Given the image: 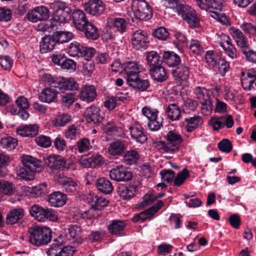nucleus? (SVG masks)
I'll use <instances>...</instances> for the list:
<instances>
[{
  "label": "nucleus",
  "mask_w": 256,
  "mask_h": 256,
  "mask_svg": "<svg viewBox=\"0 0 256 256\" xmlns=\"http://www.w3.org/2000/svg\"><path fill=\"white\" fill-rule=\"evenodd\" d=\"M164 194L154 196L152 194H146L144 197L142 202L137 204L136 206L138 208H142L145 206L151 204L156 198L162 196Z\"/></svg>",
  "instance_id": "4d7b16f0"
},
{
  "label": "nucleus",
  "mask_w": 256,
  "mask_h": 256,
  "mask_svg": "<svg viewBox=\"0 0 256 256\" xmlns=\"http://www.w3.org/2000/svg\"><path fill=\"white\" fill-rule=\"evenodd\" d=\"M172 74L178 80L186 81L190 76V70L184 64H180L172 70Z\"/></svg>",
  "instance_id": "72a5a7b5"
},
{
  "label": "nucleus",
  "mask_w": 256,
  "mask_h": 256,
  "mask_svg": "<svg viewBox=\"0 0 256 256\" xmlns=\"http://www.w3.org/2000/svg\"><path fill=\"white\" fill-rule=\"evenodd\" d=\"M110 177L116 181H128L132 179V174L122 166L113 168L110 172Z\"/></svg>",
  "instance_id": "4468645a"
},
{
  "label": "nucleus",
  "mask_w": 256,
  "mask_h": 256,
  "mask_svg": "<svg viewBox=\"0 0 256 256\" xmlns=\"http://www.w3.org/2000/svg\"><path fill=\"white\" fill-rule=\"evenodd\" d=\"M150 73L152 79L158 82H163L168 78L165 68L161 64L152 67Z\"/></svg>",
  "instance_id": "b1692460"
},
{
  "label": "nucleus",
  "mask_w": 256,
  "mask_h": 256,
  "mask_svg": "<svg viewBox=\"0 0 256 256\" xmlns=\"http://www.w3.org/2000/svg\"><path fill=\"white\" fill-rule=\"evenodd\" d=\"M128 85L134 89H137L141 91L146 90L150 86V83L148 80H144L138 76L136 80H134L128 82Z\"/></svg>",
  "instance_id": "a19ab883"
},
{
  "label": "nucleus",
  "mask_w": 256,
  "mask_h": 256,
  "mask_svg": "<svg viewBox=\"0 0 256 256\" xmlns=\"http://www.w3.org/2000/svg\"><path fill=\"white\" fill-rule=\"evenodd\" d=\"M142 113L148 120V126L151 131H157L162 126V120L161 116H158V111L156 109L149 107L142 108Z\"/></svg>",
  "instance_id": "39448f33"
},
{
  "label": "nucleus",
  "mask_w": 256,
  "mask_h": 256,
  "mask_svg": "<svg viewBox=\"0 0 256 256\" xmlns=\"http://www.w3.org/2000/svg\"><path fill=\"white\" fill-rule=\"evenodd\" d=\"M13 193L12 184L8 181L0 180V197L4 195H11Z\"/></svg>",
  "instance_id": "3c124183"
},
{
  "label": "nucleus",
  "mask_w": 256,
  "mask_h": 256,
  "mask_svg": "<svg viewBox=\"0 0 256 256\" xmlns=\"http://www.w3.org/2000/svg\"><path fill=\"white\" fill-rule=\"evenodd\" d=\"M66 194L60 192H56L51 194L48 197V202L52 206L60 207L63 206L66 202Z\"/></svg>",
  "instance_id": "a878e982"
},
{
  "label": "nucleus",
  "mask_w": 256,
  "mask_h": 256,
  "mask_svg": "<svg viewBox=\"0 0 256 256\" xmlns=\"http://www.w3.org/2000/svg\"><path fill=\"white\" fill-rule=\"evenodd\" d=\"M230 32L238 46L242 48H248V39L240 30L232 27L230 28Z\"/></svg>",
  "instance_id": "aec40b11"
},
{
  "label": "nucleus",
  "mask_w": 256,
  "mask_h": 256,
  "mask_svg": "<svg viewBox=\"0 0 256 256\" xmlns=\"http://www.w3.org/2000/svg\"><path fill=\"white\" fill-rule=\"evenodd\" d=\"M56 42L53 36H46L42 38L40 43V52L42 54L48 52L52 50Z\"/></svg>",
  "instance_id": "bb28decb"
},
{
  "label": "nucleus",
  "mask_w": 256,
  "mask_h": 256,
  "mask_svg": "<svg viewBox=\"0 0 256 256\" xmlns=\"http://www.w3.org/2000/svg\"><path fill=\"white\" fill-rule=\"evenodd\" d=\"M96 96V90L93 85H88L82 87L80 93V99L88 103L93 102Z\"/></svg>",
  "instance_id": "a211bd4d"
},
{
  "label": "nucleus",
  "mask_w": 256,
  "mask_h": 256,
  "mask_svg": "<svg viewBox=\"0 0 256 256\" xmlns=\"http://www.w3.org/2000/svg\"><path fill=\"white\" fill-rule=\"evenodd\" d=\"M148 64L152 67L160 64L161 60L158 54L155 51H150L146 53Z\"/></svg>",
  "instance_id": "603ef678"
},
{
  "label": "nucleus",
  "mask_w": 256,
  "mask_h": 256,
  "mask_svg": "<svg viewBox=\"0 0 256 256\" xmlns=\"http://www.w3.org/2000/svg\"><path fill=\"white\" fill-rule=\"evenodd\" d=\"M166 142L158 141L156 142V148L168 154H174L178 151L180 144L182 141L180 134L174 131L170 130L166 134Z\"/></svg>",
  "instance_id": "f257e3e1"
},
{
  "label": "nucleus",
  "mask_w": 256,
  "mask_h": 256,
  "mask_svg": "<svg viewBox=\"0 0 256 256\" xmlns=\"http://www.w3.org/2000/svg\"><path fill=\"white\" fill-rule=\"evenodd\" d=\"M102 160V157L98 153H88L84 155L80 160V165L84 168H94L100 166Z\"/></svg>",
  "instance_id": "9b49d317"
},
{
  "label": "nucleus",
  "mask_w": 256,
  "mask_h": 256,
  "mask_svg": "<svg viewBox=\"0 0 256 256\" xmlns=\"http://www.w3.org/2000/svg\"><path fill=\"white\" fill-rule=\"evenodd\" d=\"M73 23L77 30L83 29L88 22L84 12L80 9L74 10L72 13Z\"/></svg>",
  "instance_id": "5701e85b"
},
{
  "label": "nucleus",
  "mask_w": 256,
  "mask_h": 256,
  "mask_svg": "<svg viewBox=\"0 0 256 256\" xmlns=\"http://www.w3.org/2000/svg\"><path fill=\"white\" fill-rule=\"evenodd\" d=\"M46 164L53 170H62L66 167V162L60 156H49L44 160Z\"/></svg>",
  "instance_id": "2eb2a0df"
},
{
  "label": "nucleus",
  "mask_w": 256,
  "mask_h": 256,
  "mask_svg": "<svg viewBox=\"0 0 256 256\" xmlns=\"http://www.w3.org/2000/svg\"><path fill=\"white\" fill-rule=\"evenodd\" d=\"M201 104V110L203 114L205 116L210 115L212 110V104L210 98L208 100L204 102H202Z\"/></svg>",
  "instance_id": "338daca9"
},
{
  "label": "nucleus",
  "mask_w": 256,
  "mask_h": 256,
  "mask_svg": "<svg viewBox=\"0 0 256 256\" xmlns=\"http://www.w3.org/2000/svg\"><path fill=\"white\" fill-rule=\"evenodd\" d=\"M240 28L246 34L256 35V25L244 22L240 25Z\"/></svg>",
  "instance_id": "e2e57ef3"
},
{
  "label": "nucleus",
  "mask_w": 256,
  "mask_h": 256,
  "mask_svg": "<svg viewBox=\"0 0 256 256\" xmlns=\"http://www.w3.org/2000/svg\"><path fill=\"white\" fill-rule=\"evenodd\" d=\"M84 10L92 16H98L104 11V7L100 0H90L84 5Z\"/></svg>",
  "instance_id": "dca6fc26"
},
{
  "label": "nucleus",
  "mask_w": 256,
  "mask_h": 256,
  "mask_svg": "<svg viewBox=\"0 0 256 256\" xmlns=\"http://www.w3.org/2000/svg\"><path fill=\"white\" fill-rule=\"evenodd\" d=\"M112 22L116 30L120 34H123L126 31L128 22L122 18L116 17L112 19Z\"/></svg>",
  "instance_id": "49530a36"
},
{
  "label": "nucleus",
  "mask_w": 256,
  "mask_h": 256,
  "mask_svg": "<svg viewBox=\"0 0 256 256\" xmlns=\"http://www.w3.org/2000/svg\"><path fill=\"white\" fill-rule=\"evenodd\" d=\"M189 176V172L186 168H184L174 179V184L176 186L182 185Z\"/></svg>",
  "instance_id": "052dcab7"
},
{
  "label": "nucleus",
  "mask_w": 256,
  "mask_h": 256,
  "mask_svg": "<svg viewBox=\"0 0 256 256\" xmlns=\"http://www.w3.org/2000/svg\"><path fill=\"white\" fill-rule=\"evenodd\" d=\"M48 208H42L38 205H34L30 208V213L38 221L44 222L46 220Z\"/></svg>",
  "instance_id": "cd10ccee"
},
{
  "label": "nucleus",
  "mask_w": 256,
  "mask_h": 256,
  "mask_svg": "<svg viewBox=\"0 0 256 256\" xmlns=\"http://www.w3.org/2000/svg\"><path fill=\"white\" fill-rule=\"evenodd\" d=\"M125 226L126 224L124 221L115 220L109 224L108 229L111 234L119 236L122 234Z\"/></svg>",
  "instance_id": "e433bc0d"
},
{
  "label": "nucleus",
  "mask_w": 256,
  "mask_h": 256,
  "mask_svg": "<svg viewBox=\"0 0 256 256\" xmlns=\"http://www.w3.org/2000/svg\"><path fill=\"white\" fill-rule=\"evenodd\" d=\"M132 8L137 19L147 20L152 17V8L144 0H134Z\"/></svg>",
  "instance_id": "20e7f679"
},
{
  "label": "nucleus",
  "mask_w": 256,
  "mask_h": 256,
  "mask_svg": "<svg viewBox=\"0 0 256 256\" xmlns=\"http://www.w3.org/2000/svg\"><path fill=\"white\" fill-rule=\"evenodd\" d=\"M77 146L79 152L82 153L90 150L92 148L88 138H84L77 142Z\"/></svg>",
  "instance_id": "69168bd1"
},
{
  "label": "nucleus",
  "mask_w": 256,
  "mask_h": 256,
  "mask_svg": "<svg viewBox=\"0 0 256 256\" xmlns=\"http://www.w3.org/2000/svg\"><path fill=\"white\" fill-rule=\"evenodd\" d=\"M78 30L84 32L86 37L88 39L95 40L99 37L97 28L90 22H88L84 26L83 29H79Z\"/></svg>",
  "instance_id": "473e14b6"
},
{
  "label": "nucleus",
  "mask_w": 256,
  "mask_h": 256,
  "mask_svg": "<svg viewBox=\"0 0 256 256\" xmlns=\"http://www.w3.org/2000/svg\"><path fill=\"white\" fill-rule=\"evenodd\" d=\"M22 162L23 166L30 170H32L34 174H35L36 172H40L42 169L41 162L30 156H24L22 158Z\"/></svg>",
  "instance_id": "6ab92c4d"
},
{
  "label": "nucleus",
  "mask_w": 256,
  "mask_h": 256,
  "mask_svg": "<svg viewBox=\"0 0 256 256\" xmlns=\"http://www.w3.org/2000/svg\"><path fill=\"white\" fill-rule=\"evenodd\" d=\"M164 205L162 200H158L151 208L135 214L133 217V221L135 222H144L146 219L151 218Z\"/></svg>",
  "instance_id": "ddd939ff"
},
{
  "label": "nucleus",
  "mask_w": 256,
  "mask_h": 256,
  "mask_svg": "<svg viewBox=\"0 0 256 256\" xmlns=\"http://www.w3.org/2000/svg\"><path fill=\"white\" fill-rule=\"evenodd\" d=\"M188 132H191L202 124V118L198 116L186 118L183 122Z\"/></svg>",
  "instance_id": "c85d7f7f"
},
{
  "label": "nucleus",
  "mask_w": 256,
  "mask_h": 256,
  "mask_svg": "<svg viewBox=\"0 0 256 256\" xmlns=\"http://www.w3.org/2000/svg\"><path fill=\"white\" fill-rule=\"evenodd\" d=\"M170 2L176 4V10L179 15H181L184 20L186 21L190 27H197L199 20L196 10L188 6L178 4L176 0H170Z\"/></svg>",
  "instance_id": "7ed1b4c3"
},
{
  "label": "nucleus",
  "mask_w": 256,
  "mask_h": 256,
  "mask_svg": "<svg viewBox=\"0 0 256 256\" xmlns=\"http://www.w3.org/2000/svg\"><path fill=\"white\" fill-rule=\"evenodd\" d=\"M131 41L132 46L136 50H145L149 42L148 35L143 30H137L132 34Z\"/></svg>",
  "instance_id": "6e6552de"
},
{
  "label": "nucleus",
  "mask_w": 256,
  "mask_h": 256,
  "mask_svg": "<svg viewBox=\"0 0 256 256\" xmlns=\"http://www.w3.org/2000/svg\"><path fill=\"white\" fill-rule=\"evenodd\" d=\"M56 82V88L60 90H76L78 85L72 78H58Z\"/></svg>",
  "instance_id": "f3484780"
},
{
  "label": "nucleus",
  "mask_w": 256,
  "mask_h": 256,
  "mask_svg": "<svg viewBox=\"0 0 256 256\" xmlns=\"http://www.w3.org/2000/svg\"><path fill=\"white\" fill-rule=\"evenodd\" d=\"M144 71V68L142 64L137 62L130 61L124 64V78L127 83L140 76V74Z\"/></svg>",
  "instance_id": "0eeeda50"
},
{
  "label": "nucleus",
  "mask_w": 256,
  "mask_h": 256,
  "mask_svg": "<svg viewBox=\"0 0 256 256\" xmlns=\"http://www.w3.org/2000/svg\"><path fill=\"white\" fill-rule=\"evenodd\" d=\"M27 188L28 191L33 196L38 197L46 192V184L45 183H42V184L35 186L32 188L28 187Z\"/></svg>",
  "instance_id": "6e6d98bb"
},
{
  "label": "nucleus",
  "mask_w": 256,
  "mask_h": 256,
  "mask_svg": "<svg viewBox=\"0 0 256 256\" xmlns=\"http://www.w3.org/2000/svg\"><path fill=\"white\" fill-rule=\"evenodd\" d=\"M29 242L36 246L44 244L50 242L52 231L48 227L32 226L28 228Z\"/></svg>",
  "instance_id": "f03ea898"
},
{
  "label": "nucleus",
  "mask_w": 256,
  "mask_h": 256,
  "mask_svg": "<svg viewBox=\"0 0 256 256\" xmlns=\"http://www.w3.org/2000/svg\"><path fill=\"white\" fill-rule=\"evenodd\" d=\"M168 118L170 120H177L180 118L181 114L178 106L174 104L168 105L166 110Z\"/></svg>",
  "instance_id": "79ce46f5"
},
{
  "label": "nucleus",
  "mask_w": 256,
  "mask_h": 256,
  "mask_svg": "<svg viewBox=\"0 0 256 256\" xmlns=\"http://www.w3.org/2000/svg\"><path fill=\"white\" fill-rule=\"evenodd\" d=\"M88 199L90 200H88V202L90 204L91 206L100 212L102 208L106 206L108 202L102 196L98 197L94 194H92V196L90 194Z\"/></svg>",
  "instance_id": "58836bf2"
},
{
  "label": "nucleus",
  "mask_w": 256,
  "mask_h": 256,
  "mask_svg": "<svg viewBox=\"0 0 256 256\" xmlns=\"http://www.w3.org/2000/svg\"><path fill=\"white\" fill-rule=\"evenodd\" d=\"M162 58L164 62L172 67L178 65L180 62V56L173 52H164Z\"/></svg>",
  "instance_id": "f704fd0d"
},
{
  "label": "nucleus",
  "mask_w": 256,
  "mask_h": 256,
  "mask_svg": "<svg viewBox=\"0 0 256 256\" xmlns=\"http://www.w3.org/2000/svg\"><path fill=\"white\" fill-rule=\"evenodd\" d=\"M58 78H55L49 74H43L40 76V80L48 85L56 88V80Z\"/></svg>",
  "instance_id": "0e129e2a"
},
{
  "label": "nucleus",
  "mask_w": 256,
  "mask_h": 256,
  "mask_svg": "<svg viewBox=\"0 0 256 256\" xmlns=\"http://www.w3.org/2000/svg\"><path fill=\"white\" fill-rule=\"evenodd\" d=\"M35 141L38 145L44 148L49 147L52 143L50 138L44 135H40L36 137L35 138Z\"/></svg>",
  "instance_id": "774afa93"
},
{
  "label": "nucleus",
  "mask_w": 256,
  "mask_h": 256,
  "mask_svg": "<svg viewBox=\"0 0 256 256\" xmlns=\"http://www.w3.org/2000/svg\"><path fill=\"white\" fill-rule=\"evenodd\" d=\"M219 150L224 152L228 153L232 151V146L230 141L226 138L222 139L218 144Z\"/></svg>",
  "instance_id": "680f3d73"
},
{
  "label": "nucleus",
  "mask_w": 256,
  "mask_h": 256,
  "mask_svg": "<svg viewBox=\"0 0 256 256\" xmlns=\"http://www.w3.org/2000/svg\"><path fill=\"white\" fill-rule=\"evenodd\" d=\"M126 149L124 143L122 140H116L112 142L108 148L110 154L115 156L122 154Z\"/></svg>",
  "instance_id": "2f4dec72"
},
{
  "label": "nucleus",
  "mask_w": 256,
  "mask_h": 256,
  "mask_svg": "<svg viewBox=\"0 0 256 256\" xmlns=\"http://www.w3.org/2000/svg\"><path fill=\"white\" fill-rule=\"evenodd\" d=\"M80 134V129L74 125L69 126L65 132L66 138L70 140H74Z\"/></svg>",
  "instance_id": "bf43d9fd"
},
{
  "label": "nucleus",
  "mask_w": 256,
  "mask_h": 256,
  "mask_svg": "<svg viewBox=\"0 0 256 256\" xmlns=\"http://www.w3.org/2000/svg\"><path fill=\"white\" fill-rule=\"evenodd\" d=\"M76 251L74 248L67 246L62 248V243L54 240L50 247L47 250L48 256H72Z\"/></svg>",
  "instance_id": "423d86ee"
},
{
  "label": "nucleus",
  "mask_w": 256,
  "mask_h": 256,
  "mask_svg": "<svg viewBox=\"0 0 256 256\" xmlns=\"http://www.w3.org/2000/svg\"><path fill=\"white\" fill-rule=\"evenodd\" d=\"M24 215V210L22 208H14L7 214L6 222L8 224H14L22 219Z\"/></svg>",
  "instance_id": "c756f323"
},
{
  "label": "nucleus",
  "mask_w": 256,
  "mask_h": 256,
  "mask_svg": "<svg viewBox=\"0 0 256 256\" xmlns=\"http://www.w3.org/2000/svg\"><path fill=\"white\" fill-rule=\"evenodd\" d=\"M140 158V154L134 150H130L126 152L124 156V162L127 164H136Z\"/></svg>",
  "instance_id": "8fccbe9b"
},
{
  "label": "nucleus",
  "mask_w": 256,
  "mask_h": 256,
  "mask_svg": "<svg viewBox=\"0 0 256 256\" xmlns=\"http://www.w3.org/2000/svg\"><path fill=\"white\" fill-rule=\"evenodd\" d=\"M256 80V71L254 70H248L246 77L242 80V87L245 90H250L254 88V84Z\"/></svg>",
  "instance_id": "7c9ffc66"
},
{
  "label": "nucleus",
  "mask_w": 256,
  "mask_h": 256,
  "mask_svg": "<svg viewBox=\"0 0 256 256\" xmlns=\"http://www.w3.org/2000/svg\"><path fill=\"white\" fill-rule=\"evenodd\" d=\"M27 18L32 22L46 20L50 16V11L44 6H38L28 13Z\"/></svg>",
  "instance_id": "1a4fd4ad"
},
{
  "label": "nucleus",
  "mask_w": 256,
  "mask_h": 256,
  "mask_svg": "<svg viewBox=\"0 0 256 256\" xmlns=\"http://www.w3.org/2000/svg\"><path fill=\"white\" fill-rule=\"evenodd\" d=\"M16 174L20 178L27 181L32 180L35 176L32 170H30L24 166L17 168Z\"/></svg>",
  "instance_id": "a18cd8bd"
},
{
  "label": "nucleus",
  "mask_w": 256,
  "mask_h": 256,
  "mask_svg": "<svg viewBox=\"0 0 256 256\" xmlns=\"http://www.w3.org/2000/svg\"><path fill=\"white\" fill-rule=\"evenodd\" d=\"M130 135L136 142L143 144L147 140V136L143 132V128L139 124L130 126L129 128Z\"/></svg>",
  "instance_id": "393cba45"
},
{
  "label": "nucleus",
  "mask_w": 256,
  "mask_h": 256,
  "mask_svg": "<svg viewBox=\"0 0 256 256\" xmlns=\"http://www.w3.org/2000/svg\"><path fill=\"white\" fill-rule=\"evenodd\" d=\"M194 93L196 98L200 101V102H204L210 98L208 90L204 87H196L194 88Z\"/></svg>",
  "instance_id": "de8ad7c7"
},
{
  "label": "nucleus",
  "mask_w": 256,
  "mask_h": 256,
  "mask_svg": "<svg viewBox=\"0 0 256 256\" xmlns=\"http://www.w3.org/2000/svg\"><path fill=\"white\" fill-rule=\"evenodd\" d=\"M82 46L77 42H73L68 46V52L70 56H80L81 49Z\"/></svg>",
  "instance_id": "09e8293b"
},
{
  "label": "nucleus",
  "mask_w": 256,
  "mask_h": 256,
  "mask_svg": "<svg viewBox=\"0 0 256 256\" xmlns=\"http://www.w3.org/2000/svg\"><path fill=\"white\" fill-rule=\"evenodd\" d=\"M96 188L98 190L105 194H109L113 190L112 183L104 178H99L96 182Z\"/></svg>",
  "instance_id": "4c0bfd02"
},
{
  "label": "nucleus",
  "mask_w": 256,
  "mask_h": 256,
  "mask_svg": "<svg viewBox=\"0 0 256 256\" xmlns=\"http://www.w3.org/2000/svg\"><path fill=\"white\" fill-rule=\"evenodd\" d=\"M67 234L72 238L74 242H80L81 228L76 225L70 226L67 230Z\"/></svg>",
  "instance_id": "37998d69"
},
{
  "label": "nucleus",
  "mask_w": 256,
  "mask_h": 256,
  "mask_svg": "<svg viewBox=\"0 0 256 256\" xmlns=\"http://www.w3.org/2000/svg\"><path fill=\"white\" fill-rule=\"evenodd\" d=\"M54 180L67 192L73 193L78 190L77 182L70 178L65 176L62 174H58L54 176Z\"/></svg>",
  "instance_id": "f8f14e48"
},
{
  "label": "nucleus",
  "mask_w": 256,
  "mask_h": 256,
  "mask_svg": "<svg viewBox=\"0 0 256 256\" xmlns=\"http://www.w3.org/2000/svg\"><path fill=\"white\" fill-rule=\"evenodd\" d=\"M58 6L65 8L58 11L54 14V20L60 24L66 22L70 18V8L65 6V4L62 2H58Z\"/></svg>",
  "instance_id": "4be33fe9"
},
{
  "label": "nucleus",
  "mask_w": 256,
  "mask_h": 256,
  "mask_svg": "<svg viewBox=\"0 0 256 256\" xmlns=\"http://www.w3.org/2000/svg\"><path fill=\"white\" fill-rule=\"evenodd\" d=\"M206 62L213 68L216 66L220 60L218 56L213 50L207 51L205 55Z\"/></svg>",
  "instance_id": "5fc2aeb1"
},
{
  "label": "nucleus",
  "mask_w": 256,
  "mask_h": 256,
  "mask_svg": "<svg viewBox=\"0 0 256 256\" xmlns=\"http://www.w3.org/2000/svg\"><path fill=\"white\" fill-rule=\"evenodd\" d=\"M38 126L37 124L22 125L16 128L18 135L23 137H33L38 133Z\"/></svg>",
  "instance_id": "412c9836"
},
{
  "label": "nucleus",
  "mask_w": 256,
  "mask_h": 256,
  "mask_svg": "<svg viewBox=\"0 0 256 256\" xmlns=\"http://www.w3.org/2000/svg\"><path fill=\"white\" fill-rule=\"evenodd\" d=\"M118 194L124 200L132 198L136 193V188L133 186L126 187L123 185L118 188Z\"/></svg>",
  "instance_id": "ea45409f"
},
{
  "label": "nucleus",
  "mask_w": 256,
  "mask_h": 256,
  "mask_svg": "<svg viewBox=\"0 0 256 256\" xmlns=\"http://www.w3.org/2000/svg\"><path fill=\"white\" fill-rule=\"evenodd\" d=\"M56 44H63L71 40L74 36L72 32L67 31L56 32L53 34Z\"/></svg>",
  "instance_id": "c03bdc74"
},
{
  "label": "nucleus",
  "mask_w": 256,
  "mask_h": 256,
  "mask_svg": "<svg viewBox=\"0 0 256 256\" xmlns=\"http://www.w3.org/2000/svg\"><path fill=\"white\" fill-rule=\"evenodd\" d=\"M86 122L95 124H100L104 118V113L100 108L92 106L87 108L84 113Z\"/></svg>",
  "instance_id": "9d476101"
},
{
  "label": "nucleus",
  "mask_w": 256,
  "mask_h": 256,
  "mask_svg": "<svg viewBox=\"0 0 256 256\" xmlns=\"http://www.w3.org/2000/svg\"><path fill=\"white\" fill-rule=\"evenodd\" d=\"M57 96L56 91L52 88H46L40 94V100L44 102L50 103L53 102Z\"/></svg>",
  "instance_id": "c9c22d12"
},
{
  "label": "nucleus",
  "mask_w": 256,
  "mask_h": 256,
  "mask_svg": "<svg viewBox=\"0 0 256 256\" xmlns=\"http://www.w3.org/2000/svg\"><path fill=\"white\" fill-rule=\"evenodd\" d=\"M17 144V140L11 136L4 138L0 141L1 146L8 150L14 149L16 146Z\"/></svg>",
  "instance_id": "864d4df0"
},
{
  "label": "nucleus",
  "mask_w": 256,
  "mask_h": 256,
  "mask_svg": "<svg viewBox=\"0 0 256 256\" xmlns=\"http://www.w3.org/2000/svg\"><path fill=\"white\" fill-rule=\"evenodd\" d=\"M72 120L70 116L66 114H59L54 120V124L56 126H64Z\"/></svg>",
  "instance_id": "13d9d810"
}]
</instances>
